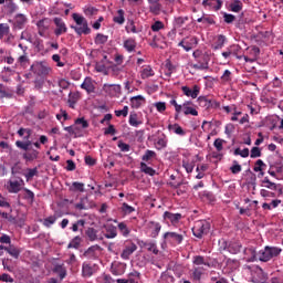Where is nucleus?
<instances>
[{
  "mask_svg": "<svg viewBox=\"0 0 283 283\" xmlns=\"http://www.w3.org/2000/svg\"><path fill=\"white\" fill-rule=\"evenodd\" d=\"M72 19L75 21L76 27L71 28L76 32V34L81 36V34H90V32H92V29H90L85 17L78 13H73Z\"/></svg>",
  "mask_w": 283,
  "mask_h": 283,
  "instance_id": "obj_1",
  "label": "nucleus"
},
{
  "mask_svg": "<svg viewBox=\"0 0 283 283\" xmlns=\"http://www.w3.org/2000/svg\"><path fill=\"white\" fill-rule=\"evenodd\" d=\"M18 136L20 138H24V142L17 140L15 146L18 149H22V151H29L30 147H32V142L30 140V136H32V129L30 128H20L18 130Z\"/></svg>",
  "mask_w": 283,
  "mask_h": 283,
  "instance_id": "obj_2",
  "label": "nucleus"
},
{
  "mask_svg": "<svg viewBox=\"0 0 283 283\" xmlns=\"http://www.w3.org/2000/svg\"><path fill=\"white\" fill-rule=\"evenodd\" d=\"M281 253L282 248L266 245L263 250L259 252V260L260 262H270V260L279 258Z\"/></svg>",
  "mask_w": 283,
  "mask_h": 283,
  "instance_id": "obj_3",
  "label": "nucleus"
},
{
  "mask_svg": "<svg viewBox=\"0 0 283 283\" xmlns=\"http://www.w3.org/2000/svg\"><path fill=\"white\" fill-rule=\"evenodd\" d=\"M211 229V224L207 220H198L195 222L192 228V233L195 238H202V235H207L209 230Z\"/></svg>",
  "mask_w": 283,
  "mask_h": 283,
  "instance_id": "obj_4",
  "label": "nucleus"
},
{
  "mask_svg": "<svg viewBox=\"0 0 283 283\" xmlns=\"http://www.w3.org/2000/svg\"><path fill=\"white\" fill-rule=\"evenodd\" d=\"M30 70L35 76H48L50 74V67L44 62H34Z\"/></svg>",
  "mask_w": 283,
  "mask_h": 283,
  "instance_id": "obj_5",
  "label": "nucleus"
},
{
  "mask_svg": "<svg viewBox=\"0 0 283 283\" xmlns=\"http://www.w3.org/2000/svg\"><path fill=\"white\" fill-rule=\"evenodd\" d=\"M196 45H198V38L196 36H186L178 43V46L184 48L186 52H191Z\"/></svg>",
  "mask_w": 283,
  "mask_h": 283,
  "instance_id": "obj_6",
  "label": "nucleus"
},
{
  "mask_svg": "<svg viewBox=\"0 0 283 283\" xmlns=\"http://www.w3.org/2000/svg\"><path fill=\"white\" fill-rule=\"evenodd\" d=\"M223 245H221V249H223V251H229V253H232L233 255L240 253V251H242V243L238 242V241H232L229 244L227 243V241L222 242Z\"/></svg>",
  "mask_w": 283,
  "mask_h": 283,
  "instance_id": "obj_7",
  "label": "nucleus"
},
{
  "mask_svg": "<svg viewBox=\"0 0 283 283\" xmlns=\"http://www.w3.org/2000/svg\"><path fill=\"white\" fill-rule=\"evenodd\" d=\"M52 25V20L50 18H44L42 20H39L36 22L38 33L40 36H45V32L50 30V27Z\"/></svg>",
  "mask_w": 283,
  "mask_h": 283,
  "instance_id": "obj_8",
  "label": "nucleus"
},
{
  "mask_svg": "<svg viewBox=\"0 0 283 283\" xmlns=\"http://www.w3.org/2000/svg\"><path fill=\"white\" fill-rule=\"evenodd\" d=\"M53 23L56 25L54 30L55 36H61V34H65L67 32V25L61 18H54Z\"/></svg>",
  "mask_w": 283,
  "mask_h": 283,
  "instance_id": "obj_9",
  "label": "nucleus"
},
{
  "mask_svg": "<svg viewBox=\"0 0 283 283\" xmlns=\"http://www.w3.org/2000/svg\"><path fill=\"white\" fill-rule=\"evenodd\" d=\"M28 23V15L23 13H18L14 15V30H23Z\"/></svg>",
  "mask_w": 283,
  "mask_h": 283,
  "instance_id": "obj_10",
  "label": "nucleus"
},
{
  "mask_svg": "<svg viewBox=\"0 0 283 283\" xmlns=\"http://www.w3.org/2000/svg\"><path fill=\"white\" fill-rule=\"evenodd\" d=\"M85 235H86V240H88L90 242H98L103 240L102 234L98 233V230L94 228H87L85 230Z\"/></svg>",
  "mask_w": 283,
  "mask_h": 283,
  "instance_id": "obj_11",
  "label": "nucleus"
},
{
  "mask_svg": "<svg viewBox=\"0 0 283 283\" xmlns=\"http://www.w3.org/2000/svg\"><path fill=\"white\" fill-rule=\"evenodd\" d=\"M138 249L136 243L134 242H128L125 244V248L120 254L122 260H128L129 256Z\"/></svg>",
  "mask_w": 283,
  "mask_h": 283,
  "instance_id": "obj_12",
  "label": "nucleus"
},
{
  "mask_svg": "<svg viewBox=\"0 0 283 283\" xmlns=\"http://www.w3.org/2000/svg\"><path fill=\"white\" fill-rule=\"evenodd\" d=\"M181 91L185 94V96H188L190 98H198L200 94V86L193 85L192 88H190L189 86H182Z\"/></svg>",
  "mask_w": 283,
  "mask_h": 283,
  "instance_id": "obj_13",
  "label": "nucleus"
},
{
  "mask_svg": "<svg viewBox=\"0 0 283 283\" xmlns=\"http://www.w3.org/2000/svg\"><path fill=\"white\" fill-rule=\"evenodd\" d=\"M96 251H101V245L96 244V245H92L84 253V258H87L88 260H96V258H98V254L96 253Z\"/></svg>",
  "mask_w": 283,
  "mask_h": 283,
  "instance_id": "obj_14",
  "label": "nucleus"
},
{
  "mask_svg": "<svg viewBox=\"0 0 283 283\" xmlns=\"http://www.w3.org/2000/svg\"><path fill=\"white\" fill-rule=\"evenodd\" d=\"M160 229H163L160 223L156 221L148 222V231L150 232V238H158V233H160Z\"/></svg>",
  "mask_w": 283,
  "mask_h": 283,
  "instance_id": "obj_15",
  "label": "nucleus"
},
{
  "mask_svg": "<svg viewBox=\"0 0 283 283\" xmlns=\"http://www.w3.org/2000/svg\"><path fill=\"white\" fill-rule=\"evenodd\" d=\"M105 230L106 233L104 234V238H106L107 240H114V238L118 235V230L114 224H106Z\"/></svg>",
  "mask_w": 283,
  "mask_h": 283,
  "instance_id": "obj_16",
  "label": "nucleus"
},
{
  "mask_svg": "<svg viewBox=\"0 0 283 283\" xmlns=\"http://www.w3.org/2000/svg\"><path fill=\"white\" fill-rule=\"evenodd\" d=\"M172 240V242H177V244H180L182 240H185V237L177 232H166L164 234V240Z\"/></svg>",
  "mask_w": 283,
  "mask_h": 283,
  "instance_id": "obj_17",
  "label": "nucleus"
},
{
  "mask_svg": "<svg viewBox=\"0 0 283 283\" xmlns=\"http://www.w3.org/2000/svg\"><path fill=\"white\" fill-rule=\"evenodd\" d=\"M164 219L169 220L171 222V224H178V222H180V220L182 219V214L181 213H171L169 211H166L164 213Z\"/></svg>",
  "mask_w": 283,
  "mask_h": 283,
  "instance_id": "obj_18",
  "label": "nucleus"
},
{
  "mask_svg": "<svg viewBox=\"0 0 283 283\" xmlns=\"http://www.w3.org/2000/svg\"><path fill=\"white\" fill-rule=\"evenodd\" d=\"M146 99L143 95H137L130 98V107L134 109H138L143 105H145Z\"/></svg>",
  "mask_w": 283,
  "mask_h": 283,
  "instance_id": "obj_19",
  "label": "nucleus"
},
{
  "mask_svg": "<svg viewBox=\"0 0 283 283\" xmlns=\"http://www.w3.org/2000/svg\"><path fill=\"white\" fill-rule=\"evenodd\" d=\"M103 90H104V92H106V94L114 96V94H118L120 92V85L104 84Z\"/></svg>",
  "mask_w": 283,
  "mask_h": 283,
  "instance_id": "obj_20",
  "label": "nucleus"
},
{
  "mask_svg": "<svg viewBox=\"0 0 283 283\" xmlns=\"http://www.w3.org/2000/svg\"><path fill=\"white\" fill-rule=\"evenodd\" d=\"M22 185H23V179H20V181H9L8 190L10 193H19Z\"/></svg>",
  "mask_w": 283,
  "mask_h": 283,
  "instance_id": "obj_21",
  "label": "nucleus"
},
{
  "mask_svg": "<svg viewBox=\"0 0 283 283\" xmlns=\"http://www.w3.org/2000/svg\"><path fill=\"white\" fill-rule=\"evenodd\" d=\"M82 90H85L88 94H92L94 92V83L92 82V78L86 77L84 82L81 85Z\"/></svg>",
  "mask_w": 283,
  "mask_h": 283,
  "instance_id": "obj_22",
  "label": "nucleus"
},
{
  "mask_svg": "<svg viewBox=\"0 0 283 283\" xmlns=\"http://www.w3.org/2000/svg\"><path fill=\"white\" fill-rule=\"evenodd\" d=\"M113 21L114 23H118V25H123L125 23V11L123 9L117 10Z\"/></svg>",
  "mask_w": 283,
  "mask_h": 283,
  "instance_id": "obj_23",
  "label": "nucleus"
},
{
  "mask_svg": "<svg viewBox=\"0 0 283 283\" xmlns=\"http://www.w3.org/2000/svg\"><path fill=\"white\" fill-rule=\"evenodd\" d=\"M0 98H12V91L10 87L0 84Z\"/></svg>",
  "mask_w": 283,
  "mask_h": 283,
  "instance_id": "obj_24",
  "label": "nucleus"
},
{
  "mask_svg": "<svg viewBox=\"0 0 283 283\" xmlns=\"http://www.w3.org/2000/svg\"><path fill=\"white\" fill-rule=\"evenodd\" d=\"M262 186L266 189H270L271 191H277V184L271 181L269 177H264V179L262 180Z\"/></svg>",
  "mask_w": 283,
  "mask_h": 283,
  "instance_id": "obj_25",
  "label": "nucleus"
},
{
  "mask_svg": "<svg viewBox=\"0 0 283 283\" xmlns=\"http://www.w3.org/2000/svg\"><path fill=\"white\" fill-rule=\"evenodd\" d=\"M195 70H207L209 67V62H207V57H199V62L192 64Z\"/></svg>",
  "mask_w": 283,
  "mask_h": 283,
  "instance_id": "obj_26",
  "label": "nucleus"
},
{
  "mask_svg": "<svg viewBox=\"0 0 283 283\" xmlns=\"http://www.w3.org/2000/svg\"><path fill=\"white\" fill-rule=\"evenodd\" d=\"M6 8L9 14H14L19 10V6L14 3V0H6Z\"/></svg>",
  "mask_w": 283,
  "mask_h": 283,
  "instance_id": "obj_27",
  "label": "nucleus"
},
{
  "mask_svg": "<svg viewBox=\"0 0 283 283\" xmlns=\"http://www.w3.org/2000/svg\"><path fill=\"white\" fill-rule=\"evenodd\" d=\"M224 43H227V36L223 34L218 35L213 50H222V48H224Z\"/></svg>",
  "mask_w": 283,
  "mask_h": 283,
  "instance_id": "obj_28",
  "label": "nucleus"
},
{
  "mask_svg": "<svg viewBox=\"0 0 283 283\" xmlns=\"http://www.w3.org/2000/svg\"><path fill=\"white\" fill-rule=\"evenodd\" d=\"M4 251L9 253L12 258L15 260H19V255H21V251L17 249L14 245H9L8 248H4Z\"/></svg>",
  "mask_w": 283,
  "mask_h": 283,
  "instance_id": "obj_29",
  "label": "nucleus"
},
{
  "mask_svg": "<svg viewBox=\"0 0 283 283\" xmlns=\"http://www.w3.org/2000/svg\"><path fill=\"white\" fill-rule=\"evenodd\" d=\"M67 103H69V107H71V109H74V107L76 106V103H78V94L70 93Z\"/></svg>",
  "mask_w": 283,
  "mask_h": 283,
  "instance_id": "obj_30",
  "label": "nucleus"
},
{
  "mask_svg": "<svg viewBox=\"0 0 283 283\" xmlns=\"http://www.w3.org/2000/svg\"><path fill=\"white\" fill-rule=\"evenodd\" d=\"M198 103L200 107H206V109H209V107H213V103L211 102V99L205 96L198 97Z\"/></svg>",
  "mask_w": 283,
  "mask_h": 283,
  "instance_id": "obj_31",
  "label": "nucleus"
},
{
  "mask_svg": "<svg viewBox=\"0 0 283 283\" xmlns=\"http://www.w3.org/2000/svg\"><path fill=\"white\" fill-rule=\"evenodd\" d=\"M22 158L29 163H31L32 160H36L39 158V151L36 150H32L30 153H24L22 155Z\"/></svg>",
  "mask_w": 283,
  "mask_h": 283,
  "instance_id": "obj_32",
  "label": "nucleus"
},
{
  "mask_svg": "<svg viewBox=\"0 0 283 283\" xmlns=\"http://www.w3.org/2000/svg\"><path fill=\"white\" fill-rule=\"evenodd\" d=\"M140 171L147 176H156V170L143 161L140 163Z\"/></svg>",
  "mask_w": 283,
  "mask_h": 283,
  "instance_id": "obj_33",
  "label": "nucleus"
},
{
  "mask_svg": "<svg viewBox=\"0 0 283 283\" xmlns=\"http://www.w3.org/2000/svg\"><path fill=\"white\" fill-rule=\"evenodd\" d=\"M245 253L250 254L249 262H255L256 260H260V252L258 253L253 248L245 249Z\"/></svg>",
  "mask_w": 283,
  "mask_h": 283,
  "instance_id": "obj_34",
  "label": "nucleus"
},
{
  "mask_svg": "<svg viewBox=\"0 0 283 283\" xmlns=\"http://www.w3.org/2000/svg\"><path fill=\"white\" fill-rule=\"evenodd\" d=\"M136 45H137L136 40L134 39H128L124 41V48L128 52H134L136 50Z\"/></svg>",
  "mask_w": 283,
  "mask_h": 283,
  "instance_id": "obj_35",
  "label": "nucleus"
},
{
  "mask_svg": "<svg viewBox=\"0 0 283 283\" xmlns=\"http://www.w3.org/2000/svg\"><path fill=\"white\" fill-rule=\"evenodd\" d=\"M193 264H196L197 266H211V264L209 262H207L205 260V256L202 255H197V256H193Z\"/></svg>",
  "mask_w": 283,
  "mask_h": 283,
  "instance_id": "obj_36",
  "label": "nucleus"
},
{
  "mask_svg": "<svg viewBox=\"0 0 283 283\" xmlns=\"http://www.w3.org/2000/svg\"><path fill=\"white\" fill-rule=\"evenodd\" d=\"M128 123L132 125V127H138V125H143V122L138 120V114L136 113H130Z\"/></svg>",
  "mask_w": 283,
  "mask_h": 283,
  "instance_id": "obj_37",
  "label": "nucleus"
},
{
  "mask_svg": "<svg viewBox=\"0 0 283 283\" xmlns=\"http://www.w3.org/2000/svg\"><path fill=\"white\" fill-rule=\"evenodd\" d=\"M117 229L119 230L122 235H124V238H127L130 233L129 227H127V223H125V222H119L117 224Z\"/></svg>",
  "mask_w": 283,
  "mask_h": 283,
  "instance_id": "obj_38",
  "label": "nucleus"
},
{
  "mask_svg": "<svg viewBox=\"0 0 283 283\" xmlns=\"http://www.w3.org/2000/svg\"><path fill=\"white\" fill-rule=\"evenodd\" d=\"M53 271L60 275L61 280L65 279V275H67V271L61 264H55Z\"/></svg>",
  "mask_w": 283,
  "mask_h": 283,
  "instance_id": "obj_39",
  "label": "nucleus"
},
{
  "mask_svg": "<svg viewBox=\"0 0 283 283\" xmlns=\"http://www.w3.org/2000/svg\"><path fill=\"white\" fill-rule=\"evenodd\" d=\"M87 202H88V199L87 197H84L80 200V202L75 203V209H77V211H85L87 210Z\"/></svg>",
  "mask_w": 283,
  "mask_h": 283,
  "instance_id": "obj_40",
  "label": "nucleus"
},
{
  "mask_svg": "<svg viewBox=\"0 0 283 283\" xmlns=\"http://www.w3.org/2000/svg\"><path fill=\"white\" fill-rule=\"evenodd\" d=\"M82 273L84 277H92V275H94V269H92L90 264L84 263L82 266Z\"/></svg>",
  "mask_w": 283,
  "mask_h": 283,
  "instance_id": "obj_41",
  "label": "nucleus"
},
{
  "mask_svg": "<svg viewBox=\"0 0 283 283\" xmlns=\"http://www.w3.org/2000/svg\"><path fill=\"white\" fill-rule=\"evenodd\" d=\"M71 191H80V193H84L85 191V184L75 181L72 184V187L70 188Z\"/></svg>",
  "mask_w": 283,
  "mask_h": 283,
  "instance_id": "obj_42",
  "label": "nucleus"
},
{
  "mask_svg": "<svg viewBox=\"0 0 283 283\" xmlns=\"http://www.w3.org/2000/svg\"><path fill=\"white\" fill-rule=\"evenodd\" d=\"M109 36L102 34V33H97L95 36V44L96 45H105V43L108 41Z\"/></svg>",
  "mask_w": 283,
  "mask_h": 283,
  "instance_id": "obj_43",
  "label": "nucleus"
},
{
  "mask_svg": "<svg viewBox=\"0 0 283 283\" xmlns=\"http://www.w3.org/2000/svg\"><path fill=\"white\" fill-rule=\"evenodd\" d=\"M168 129L170 132H174L175 134H177L178 136H185V130L182 129V127H180V125L178 124H174V125H169Z\"/></svg>",
  "mask_w": 283,
  "mask_h": 283,
  "instance_id": "obj_44",
  "label": "nucleus"
},
{
  "mask_svg": "<svg viewBox=\"0 0 283 283\" xmlns=\"http://www.w3.org/2000/svg\"><path fill=\"white\" fill-rule=\"evenodd\" d=\"M21 41H28L29 43H32V31L30 30H24L22 31L21 35H20Z\"/></svg>",
  "mask_w": 283,
  "mask_h": 283,
  "instance_id": "obj_45",
  "label": "nucleus"
},
{
  "mask_svg": "<svg viewBox=\"0 0 283 283\" xmlns=\"http://www.w3.org/2000/svg\"><path fill=\"white\" fill-rule=\"evenodd\" d=\"M184 114L185 116H189V114L191 116H198V111L191 106H187V104H184Z\"/></svg>",
  "mask_w": 283,
  "mask_h": 283,
  "instance_id": "obj_46",
  "label": "nucleus"
},
{
  "mask_svg": "<svg viewBox=\"0 0 283 283\" xmlns=\"http://www.w3.org/2000/svg\"><path fill=\"white\" fill-rule=\"evenodd\" d=\"M83 241V239H81V237H75L67 245L69 249H78V247H81V242Z\"/></svg>",
  "mask_w": 283,
  "mask_h": 283,
  "instance_id": "obj_47",
  "label": "nucleus"
},
{
  "mask_svg": "<svg viewBox=\"0 0 283 283\" xmlns=\"http://www.w3.org/2000/svg\"><path fill=\"white\" fill-rule=\"evenodd\" d=\"M149 76H154V70H151V66H146L140 72V77L145 80V78H149Z\"/></svg>",
  "mask_w": 283,
  "mask_h": 283,
  "instance_id": "obj_48",
  "label": "nucleus"
},
{
  "mask_svg": "<svg viewBox=\"0 0 283 283\" xmlns=\"http://www.w3.org/2000/svg\"><path fill=\"white\" fill-rule=\"evenodd\" d=\"M10 32V25L8 23H0V39L7 36Z\"/></svg>",
  "mask_w": 283,
  "mask_h": 283,
  "instance_id": "obj_49",
  "label": "nucleus"
},
{
  "mask_svg": "<svg viewBox=\"0 0 283 283\" xmlns=\"http://www.w3.org/2000/svg\"><path fill=\"white\" fill-rule=\"evenodd\" d=\"M151 158H156V151L146 150L142 157V160H144V163H149V160H151Z\"/></svg>",
  "mask_w": 283,
  "mask_h": 283,
  "instance_id": "obj_50",
  "label": "nucleus"
},
{
  "mask_svg": "<svg viewBox=\"0 0 283 283\" xmlns=\"http://www.w3.org/2000/svg\"><path fill=\"white\" fill-rule=\"evenodd\" d=\"M201 277H202V268H195L192 272V280H195V282H200Z\"/></svg>",
  "mask_w": 283,
  "mask_h": 283,
  "instance_id": "obj_51",
  "label": "nucleus"
},
{
  "mask_svg": "<svg viewBox=\"0 0 283 283\" xmlns=\"http://www.w3.org/2000/svg\"><path fill=\"white\" fill-rule=\"evenodd\" d=\"M230 171L231 174H240V171H242V166L240 164H238L237 160L232 161V166L230 167Z\"/></svg>",
  "mask_w": 283,
  "mask_h": 283,
  "instance_id": "obj_52",
  "label": "nucleus"
},
{
  "mask_svg": "<svg viewBox=\"0 0 283 283\" xmlns=\"http://www.w3.org/2000/svg\"><path fill=\"white\" fill-rule=\"evenodd\" d=\"M150 28L153 32H160V30H165V23L163 21H156Z\"/></svg>",
  "mask_w": 283,
  "mask_h": 283,
  "instance_id": "obj_53",
  "label": "nucleus"
},
{
  "mask_svg": "<svg viewBox=\"0 0 283 283\" xmlns=\"http://www.w3.org/2000/svg\"><path fill=\"white\" fill-rule=\"evenodd\" d=\"M54 222H56V216H51L43 220V226L50 229Z\"/></svg>",
  "mask_w": 283,
  "mask_h": 283,
  "instance_id": "obj_54",
  "label": "nucleus"
},
{
  "mask_svg": "<svg viewBox=\"0 0 283 283\" xmlns=\"http://www.w3.org/2000/svg\"><path fill=\"white\" fill-rule=\"evenodd\" d=\"M167 147V137L163 135L157 139V148L158 149H165Z\"/></svg>",
  "mask_w": 283,
  "mask_h": 283,
  "instance_id": "obj_55",
  "label": "nucleus"
},
{
  "mask_svg": "<svg viewBox=\"0 0 283 283\" xmlns=\"http://www.w3.org/2000/svg\"><path fill=\"white\" fill-rule=\"evenodd\" d=\"M234 156H241V158H249V148H244L243 150L240 148H237L234 150Z\"/></svg>",
  "mask_w": 283,
  "mask_h": 283,
  "instance_id": "obj_56",
  "label": "nucleus"
},
{
  "mask_svg": "<svg viewBox=\"0 0 283 283\" xmlns=\"http://www.w3.org/2000/svg\"><path fill=\"white\" fill-rule=\"evenodd\" d=\"M27 180H32L33 176H39V169L38 168H29L28 174L24 175Z\"/></svg>",
  "mask_w": 283,
  "mask_h": 283,
  "instance_id": "obj_57",
  "label": "nucleus"
},
{
  "mask_svg": "<svg viewBox=\"0 0 283 283\" xmlns=\"http://www.w3.org/2000/svg\"><path fill=\"white\" fill-rule=\"evenodd\" d=\"M232 12H240L242 10V2L240 0H235L230 6Z\"/></svg>",
  "mask_w": 283,
  "mask_h": 283,
  "instance_id": "obj_58",
  "label": "nucleus"
},
{
  "mask_svg": "<svg viewBox=\"0 0 283 283\" xmlns=\"http://www.w3.org/2000/svg\"><path fill=\"white\" fill-rule=\"evenodd\" d=\"M84 14H86V17H95V14H98V9L94 7H88L84 9Z\"/></svg>",
  "mask_w": 283,
  "mask_h": 283,
  "instance_id": "obj_59",
  "label": "nucleus"
},
{
  "mask_svg": "<svg viewBox=\"0 0 283 283\" xmlns=\"http://www.w3.org/2000/svg\"><path fill=\"white\" fill-rule=\"evenodd\" d=\"M122 211L123 213H125L126 216L129 214V213H134V211H136V209L127 203H123L122 205Z\"/></svg>",
  "mask_w": 283,
  "mask_h": 283,
  "instance_id": "obj_60",
  "label": "nucleus"
},
{
  "mask_svg": "<svg viewBox=\"0 0 283 283\" xmlns=\"http://www.w3.org/2000/svg\"><path fill=\"white\" fill-rule=\"evenodd\" d=\"M163 9V4L159 3H156V4H150L149 7V11L153 13V14H159L160 10Z\"/></svg>",
  "mask_w": 283,
  "mask_h": 283,
  "instance_id": "obj_61",
  "label": "nucleus"
},
{
  "mask_svg": "<svg viewBox=\"0 0 283 283\" xmlns=\"http://www.w3.org/2000/svg\"><path fill=\"white\" fill-rule=\"evenodd\" d=\"M30 43H32L34 45V48H36V50H39V51L43 50V48H44L43 40H41L40 38H35V40L32 39V42H30Z\"/></svg>",
  "mask_w": 283,
  "mask_h": 283,
  "instance_id": "obj_62",
  "label": "nucleus"
},
{
  "mask_svg": "<svg viewBox=\"0 0 283 283\" xmlns=\"http://www.w3.org/2000/svg\"><path fill=\"white\" fill-rule=\"evenodd\" d=\"M78 227H85V220H77L75 223L72 224L71 230L74 231V233H76V231H78Z\"/></svg>",
  "mask_w": 283,
  "mask_h": 283,
  "instance_id": "obj_63",
  "label": "nucleus"
},
{
  "mask_svg": "<svg viewBox=\"0 0 283 283\" xmlns=\"http://www.w3.org/2000/svg\"><path fill=\"white\" fill-rule=\"evenodd\" d=\"M224 139L217 138L213 143V146L216 147L217 151H222L224 149Z\"/></svg>",
  "mask_w": 283,
  "mask_h": 283,
  "instance_id": "obj_64",
  "label": "nucleus"
}]
</instances>
